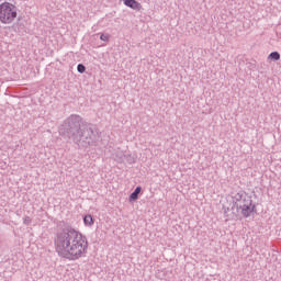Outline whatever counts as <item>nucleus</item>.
<instances>
[{
  "label": "nucleus",
  "mask_w": 281,
  "mask_h": 281,
  "mask_svg": "<svg viewBox=\"0 0 281 281\" xmlns=\"http://www.w3.org/2000/svg\"><path fill=\"white\" fill-rule=\"evenodd\" d=\"M55 251L59 258L66 260H80L87 258L89 240L80 231L68 226L57 232L54 238Z\"/></svg>",
  "instance_id": "f257e3e1"
},
{
  "label": "nucleus",
  "mask_w": 281,
  "mask_h": 281,
  "mask_svg": "<svg viewBox=\"0 0 281 281\" xmlns=\"http://www.w3.org/2000/svg\"><path fill=\"white\" fill-rule=\"evenodd\" d=\"M82 124V116L78 114H71L67 117L59 127L60 135H65L69 139H80V126Z\"/></svg>",
  "instance_id": "f03ea898"
},
{
  "label": "nucleus",
  "mask_w": 281,
  "mask_h": 281,
  "mask_svg": "<svg viewBox=\"0 0 281 281\" xmlns=\"http://www.w3.org/2000/svg\"><path fill=\"white\" fill-rule=\"evenodd\" d=\"M16 7L10 2H2L0 4V23L10 25L16 19Z\"/></svg>",
  "instance_id": "7ed1b4c3"
},
{
  "label": "nucleus",
  "mask_w": 281,
  "mask_h": 281,
  "mask_svg": "<svg viewBox=\"0 0 281 281\" xmlns=\"http://www.w3.org/2000/svg\"><path fill=\"white\" fill-rule=\"evenodd\" d=\"M74 142L75 144L83 142L86 146H94L98 142V133H95L91 127H83L79 132V138H75Z\"/></svg>",
  "instance_id": "20e7f679"
},
{
  "label": "nucleus",
  "mask_w": 281,
  "mask_h": 281,
  "mask_svg": "<svg viewBox=\"0 0 281 281\" xmlns=\"http://www.w3.org/2000/svg\"><path fill=\"white\" fill-rule=\"evenodd\" d=\"M249 201H251V196H249V194H247L245 191H239L233 196V203L236 210L243 207V205L249 203Z\"/></svg>",
  "instance_id": "39448f33"
},
{
  "label": "nucleus",
  "mask_w": 281,
  "mask_h": 281,
  "mask_svg": "<svg viewBox=\"0 0 281 281\" xmlns=\"http://www.w3.org/2000/svg\"><path fill=\"white\" fill-rule=\"evenodd\" d=\"M256 210V205L254 204L252 200H249L248 203L246 202L241 206L237 209V212H240L241 216L245 218H249L251 214H254V211Z\"/></svg>",
  "instance_id": "423d86ee"
},
{
  "label": "nucleus",
  "mask_w": 281,
  "mask_h": 281,
  "mask_svg": "<svg viewBox=\"0 0 281 281\" xmlns=\"http://www.w3.org/2000/svg\"><path fill=\"white\" fill-rule=\"evenodd\" d=\"M124 5L131 8L132 10H136L139 12L142 10V3L137 2L136 0H123Z\"/></svg>",
  "instance_id": "0eeeda50"
},
{
  "label": "nucleus",
  "mask_w": 281,
  "mask_h": 281,
  "mask_svg": "<svg viewBox=\"0 0 281 281\" xmlns=\"http://www.w3.org/2000/svg\"><path fill=\"white\" fill-rule=\"evenodd\" d=\"M93 216L91 214H88L83 217V224L86 225V227H93Z\"/></svg>",
  "instance_id": "6e6552de"
},
{
  "label": "nucleus",
  "mask_w": 281,
  "mask_h": 281,
  "mask_svg": "<svg viewBox=\"0 0 281 281\" xmlns=\"http://www.w3.org/2000/svg\"><path fill=\"white\" fill-rule=\"evenodd\" d=\"M139 192H142V187H136L134 192L130 195V201H137V199H139Z\"/></svg>",
  "instance_id": "1a4fd4ad"
},
{
  "label": "nucleus",
  "mask_w": 281,
  "mask_h": 281,
  "mask_svg": "<svg viewBox=\"0 0 281 281\" xmlns=\"http://www.w3.org/2000/svg\"><path fill=\"white\" fill-rule=\"evenodd\" d=\"M268 58H270L271 60H280V53L272 52L269 54Z\"/></svg>",
  "instance_id": "9d476101"
},
{
  "label": "nucleus",
  "mask_w": 281,
  "mask_h": 281,
  "mask_svg": "<svg viewBox=\"0 0 281 281\" xmlns=\"http://www.w3.org/2000/svg\"><path fill=\"white\" fill-rule=\"evenodd\" d=\"M77 71L79 74H85V71H87V67H85V65H82V64H78Z\"/></svg>",
  "instance_id": "9b49d317"
},
{
  "label": "nucleus",
  "mask_w": 281,
  "mask_h": 281,
  "mask_svg": "<svg viewBox=\"0 0 281 281\" xmlns=\"http://www.w3.org/2000/svg\"><path fill=\"white\" fill-rule=\"evenodd\" d=\"M109 38H110L109 34L102 33L100 35V41H103L104 43H109Z\"/></svg>",
  "instance_id": "f8f14e48"
},
{
  "label": "nucleus",
  "mask_w": 281,
  "mask_h": 281,
  "mask_svg": "<svg viewBox=\"0 0 281 281\" xmlns=\"http://www.w3.org/2000/svg\"><path fill=\"white\" fill-rule=\"evenodd\" d=\"M32 224V217L24 216L23 217V225H31Z\"/></svg>",
  "instance_id": "ddd939ff"
},
{
  "label": "nucleus",
  "mask_w": 281,
  "mask_h": 281,
  "mask_svg": "<svg viewBox=\"0 0 281 281\" xmlns=\"http://www.w3.org/2000/svg\"><path fill=\"white\" fill-rule=\"evenodd\" d=\"M114 159H115L119 164H122V161H124V158L122 157V154L116 155V156L114 157Z\"/></svg>",
  "instance_id": "4468645a"
},
{
  "label": "nucleus",
  "mask_w": 281,
  "mask_h": 281,
  "mask_svg": "<svg viewBox=\"0 0 281 281\" xmlns=\"http://www.w3.org/2000/svg\"><path fill=\"white\" fill-rule=\"evenodd\" d=\"M130 164H135V158H132L131 160H128Z\"/></svg>",
  "instance_id": "2eb2a0df"
}]
</instances>
